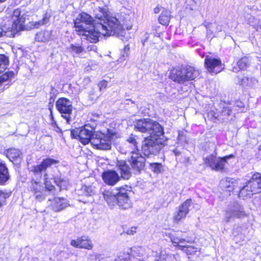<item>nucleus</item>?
Listing matches in <instances>:
<instances>
[{"instance_id": "f257e3e1", "label": "nucleus", "mask_w": 261, "mask_h": 261, "mask_svg": "<svg viewBox=\"0 0 261 261\" xmlns=\"http://www.w3.org/2000/svg\"><path fill=\"white\" fill-rule=\"evenodd\" d=\"M129 19V16L123 12L109 15L104 23L98 22L95 26L92 27V29L85 31L84 33L87 36V40L91 42L98 41L100 35L110 36L117 35L122 36L124 31L123 26L127 24Z\"/></svg>"}, {"instance_id": "f03ea898", "label": "nucleus", "mask_w": 261, "mask_h": 261, "mask_svg": "<svg viewBox=\"0 0 261 261\" xmlns=\"http://www.w3.org/2000/svg\"><path fill=\"white\" fill-rule=\"evenodd\" d=\"M135 127L138 131L146 133L151 137L163 136L164 134V128L162 125L150 119H141L137 120Z\"/></svg>"}, {"instance_id": "7ed1b4c3", "label": "nucleus", "mask_w": 261, "mask_h": 261, "mask_svg": "<svg viewBox=\"0 0 261 261\" xmlns=\"http://www.w3.org/2000/svg\"><path fill=\"white\" fill-rule=\"evenodd\" d=\"M166 140L163 136L148 137L142 142V150L145 156L156 155L163 147Z\"/></svg>"}, {"instance_id": "20e7f679", "label": "nucleus", "mask_w": 261, "mask_h": 261, "mask_svg": "<svg viewBox=\"0 0 261 261\" xmlns=\"http://www.w3.org/2000/svg\"><path fill=\"white\" fill-rule=\"evenodd\" d=\"M107 134L101 132H94L92 138V145L100 150H109L111 148V140L113 133L108 130Z\"/></svg>"}, {"instance_id": "39448f33", "label": "nucleus", "mask_w": 261, "mask_h": 261, "mask_svg": "<svg viewBox=\"0 0 261 261\" xmlns=\"http://www.w3.org/2000/svg\"><path fill=\"white\" fill-rule=\"evenodd\" d=\"M247 217L244 207L238 203L231 205L225 210L224 221L228 223L234 219H242Z\"/></svg>"}, {"instance_id": "423d86ee", "label": "nucleus", "mask_w": 261, "mask_h": 261, "mask_svg": "<svg viewBox=\"0 0 261 261\" xmlns=\"http://www.w3.org/2000/svg\"><path fill=\"white\" fill-rule=\"evenodd\" d=\"M56 106L62 116L65 119L67 123L70 124L71 121L70 114L72 111V102L67 98L61 97L56 101Z\"/></svg>"}, {"instance_id": "0eeeda50", "label": "nucleus", "mask_w": 261, "mask_h": 261, "mask_svg": "<svg viewBox=\"0 0 261 261\" xmlns=\"http://www.w3.org/2000/svg\"><path fill=\"white\" fill-rule=\"evenodd\" d=\"M232 158H233V155L232 154L222 158H217L213 155H211L205 158V163L213 170L221 171L224 168L226 161Z\"/></svg>"}, {"instance_id": "6e6552de", "label": "nucleus", "mask_w": 261, "mask_h": 261, "mask_svg": "<svg viewBox=\"0 0 261 261\" xmlns=\"http://www.w3.org/2000/svg\"><path fill=\"white\" fill-rule=\"evenodd\" d=\"M93 21L94 20L93 18L90 15L84 12L80 14L74 21V23L75 28L79 29L78 31L80 32V34H82V35L86 37L87 40V36L84 35V33L85 31H88L92 29V27L95 26L96 23L95 25L90 26L88 29H85L83 24L84 23L86 24H91Z\"/></svg>"}, {"instance_id": "1a4fd4ad", "label": "nucleus", "mask_w": 261, "mask_h": 261, "mask_svg": "<svg viewBox=\"0 0 261 261\" xmlns=\"http://www.w3.org/2000/svg\"><path fill=\"white\" fill-rule=\"evenodd\" d=\"M128 162L135 172H140L144 168L145 159L139 151L130 154Z\"/></svg>"}, {"instance_id": "9d476101", "label": "nucleus", "mask_w": 261, "mask_h": 261, "mask_svg": "<svg viewBox=\"0 0 261 261\" xmlns=\"http://www.w3.org/2000/svg\"><path fill=\"white\" fill-rule=\"evenodd\" d=\"M192 204V201L191 199H187L181 203L177 208L176 211L174 213L173 216V221L176 223H178L181 219L186 217L190 211V207Z\"/></svg>"}, {"instance_id": "9b49d317", "label": "nucleus", "mask_w": 261, "mask_h": 261, "mask_svg": "<svg viewBox=\"0 0 261 261\" xmlns=\"http://www.w3.org/2000/svg\"><path fill=\"white\" fill-rule=\"evenodd\" d=\"M204 63L206 68L210 73L217 74L223 68L221 60L211 56H206Z\"/></svg>"}, {"instance_id": "f8f14e48", "label": "nucleus", "mask_w": 261, "mask_h": 261, "mask_svg": "<svg viewBox=\"0 0 261 261\" xmlns=\"http://www.w3.org/2000/svg\"><path fill=\"white\" fill-rule=\"evenodd\" d=\"M94 127L89 124H86L82 127L79 132V140L84 145L92 143V138L94 135Z\"/></svg>"}, {"instance_id": "ddd939ff", "label": "nucleus", "mask_w": 261, "mask_h": 261, "mask_svg": "<svg viewBox=\"0 0 261 261\" xmlns=\"http://www.w3.org/2000/svg\"><path fill=\"white\" fill-rule=\"evenodd\" d=\"M11 22L12 23L5 24L0 27V37H14L16 33L23 29L21 27V24L17 25V23L12 21Z\"/></svg>"}, {"instance_id": "4468645a", "label": "nucleus", "mask_w": 261, "mask_h": 261, "mask_svg": "<svg viewBox=\"0 0 261 261\" xmlns=\"http://www.w3.org/2000/svg\"><path fill=\"white\" fill-rule=\"evenodd\" d=\"M58 163V161L53 159L47 158L42 162L40 165L34 166L31 167V171L33 172V174L41 178L42 171H45L48 167H49L51 165L56 164Z\"/></svg>"}, {"instance_id": "2eb2a0df", "label": "nucleus", "mask_w": 261, "mask_h": 261, "mask_svg": "<svg viewBox=\"0 0 261 261\" xmlns=\"http://www.w3.org/2000/svg\"><path fill=\"white\" fill-rule=\"evenodd\" d=\"M138 143L132 135L126 140V142L121 147L120 151L122 153H129L130 155L134 152L139 151L138 149Z\"/></svg>"}, {"instance_id": "dca6fc26", "label": "nucleus", "mask_w": 261, "mask_h": 261, "mask_svg": "<svg viewBox=\"0 0 261 261\" xmlns=\"http://www.w3.org/2000/svg\"><path fill=\"white\" fill-rule=\"evenodd\" d=\"M70 245L75 248H83L91 250L93 247V244L90 238L86 236L78 237L75 240H71Z\"/></svg>"}, {"instance_id": "f3484780", "label": "nucleus", "mask_w": 261, "mask_h": 261, "mask_svg": "<svg viewBox=\"0 0 261 261\" xmlns=\"http://www.w3.org/2000/svg\"><path fill=\"white\" fill-rule=\"evenodd\" d=\"M117 204L122 209H127L131 206L127 191L123 188H120L117 193Z\"/></svg>"}, {"instance_id": "a211bd4d", "label": "nucleus", "mask_w": 261, "mask_h": 261, "mask_svg": "<svg viewBox=\"0 0 261 261\" xmlns=\"http://www.w3.org/2000/svg\"><path fill=\"white\" fill-rule=\"evenodd\" d=\"M49 201V207L56 212L62 211L69 205L68 200L64 198L55 197Z\"/></svg>"}, {"instance_id": "6ab92c4d", "label": "nucleus", "mask_w": 261, "mask_h": 261, "mask_svg": "<svg viewBox=\"0 0 261 261\" xmlns=\"http://www.w3.org/2000/svg\"><path fill=\"white\" fill-rule=\"evenodd\" d=\"M102 178L105 183L109 186L115 185L120 179L118 173L113 170L105 171L102 174Z\"/></svg>"}, {"instance_id": "aec40b11", "label": "nucleus", "mask_w": 261, "mask_h": 261, "mask_svg": "<svg viewBox=\"0 0 261 261\" xmlns=\"http://www.w3.org/2000/svg\"><path fill=\"white\" fill-rule=\"evenodd\" d=\"M248 183L253 193L261 192V174L258 173L254 174Z\"/></svg>"}, {"instance_id": "412c9836", "label": "nucleus", "mask_w": 261, "mask_h": 261, "mask_svg": "<svg viewBox=\"0 0 261 261\" xmlns=\"http://www.w3.org/2000/svg\"><path fill=\"white\" fill-rule=\"evenodd\" d=\"M169 77L174 82L179 84L186 81L184 69L173 68L170 72Z\"/></svg>"}, {"instance_id": "4be33fe9", "label": "nucleus", "mask_w": 261, "mask_h": 261, "mask_svg": "<svg viewBox=\"0 0 261 261\" xmlns=\"http://www.w3.org/2000/svg\"><path fill=\"white\" fill-rule=\"evenodd\" d=\"M116 166L120 170L121 177L123 179H128L132 175L130 168L126 161L123 160L118 161Z\"/></svg>"}, {"instance_id": "5701e85b", "label": "nucleus", "mask_w": 261, "mask_h": 261, "mask_svg": "<svg viewBox=\"0 0 261 261\" xmlns=\"http://www.w3.org/2000/svg\"><path fill=\"white\" fill-rule=\"evenodd\" d=\"M6 155L10 161L16 164L20 163L22 160V153L17 149L11 148L7 150Z\"/></svg>"}, {"instance_id": "b1692460", "label": "nucleus", "mask_w": 261, "mask_h": 261, "mask_svg": "<svg viewBox=\"0 0 261 261\" xmlns=\"http://www.w3.org/2000/svg\"><path fill=\"white\" fill-rule=\"evenodd\" d=\"M12 18L13 22L20 25L21 27L24 28V23L25 20V15L24 12L21 11L20 9H17L13 11Z\"/></svg>"}, {"instance_id": "393cba45", "label": "nucleus", "mask_w": 261, "mask_h": 261, "mask_svg": "<svg viewBox=\"0 0 261 261\" xmlns=\"http://www.w3.org/2000/svg\"><path fill=\"white\" fill-rule=\"evenodd\" d=\"M10 178L8 169L5 163L0 160V185H4Z\"/></svg>"}, {"instance_id": "a878e982", "label": "nucleus", "mask_w": 261, "mask_h": 261, "mask_svg": "<svg viewBox=\"0 0 261 261\" xmlns=\"http://www.w3.org/2000/svg\"><path fill=\"white\" fill-rule=\"evenodd\" d=\"M186 81L194 80L198 77L200 74L198 70L195 69L193 67L189 66L186 68H183Z\"/></svg>"}, {"instance_id": "bb28decb", "label": "nucleus", "mask_w": 261, "mask_h": 261, "mask_svg": "<svg viewBox=\"0 0 261 261\" xmlns=\"http://www.w3.org/2000/svg\"><path fill=\"white\" fill-rule=\"evenodd\" d=\"M203 25L206 29L207 36L211 37L213 33L219 32L222 31V26L216 23L205 22Z\"/></svg>"}, {"instance_id": "cd10ccee", "label": "nucleus", "mask_w": 261, "mask_h": 261, "mask_svg": "<svg viewBox=\"0 0 261 261\" xmlns=\"http://www.w3.org/2000/svg\"><path fill=\"white\" fill-rule=\"evenodd\" d=\"M95 17L99 20L98 22L104 23L107 19V17L109 16L108 12L106 8L98 7L94 10Z\"/></svg>"}, {"instance_id": "c85d7f7f", "label": "nucleus", "mask_w": 261, "mask_h": 261, "mask_svg": "<svg viewBox=\"0 0 261 261\" xmlns=\"http://www.w3.org/2000/svg\"><path fill=\"white\" fill-rule=\"evenodd\" d=\"M103 196L110 206H113L117 203V193H112L109 191H105L103 193Z\"/></svg>"}, {"instance_id": "c756f323", "label": "nucleus", "mask_w": 261, "mask_h": 261, "mask_svg": "<svg viewBox=\"0 0 261 261\" xmlns=\"http://www.w3.org/2000/svg\"><path fill=\"white\" fill-rule=\"evenodd\" d=\"M220 184L223 188L230 192L234 189L236 186V180L233 178H226L225 179L222 180Z\"/></svg>"}, {"instance_id": "7c9ffc66", "label": "nucleus", "mask_w": 261, "mask_h": 261, "mask_svg": "<svg viewBox=\"0 0 261 261\" xmlns=\"http://www.w3.org/2000/svg\"><path fill=\"white\" fill-rule=\"evenodd\" d=\"M176 258L175 255L172 254H166L165 252H161L156 255V261H176Z\"/></svg>"}, {"instance_id": "2f4dec72", "label": "nucleus", "mask_w": 261, "mask_h": 261, "mask_svg": "<svg viewBox=\"0 0 261 261\" xmlns=\"http://www.w3.org/2000/svg\"><path fill=\"white\" fill-rule=\"evenodd\" d=\"M51 37V32L49 31H41L36 36V40L39 42H46L49 40Z\"/></svg>"}, {"instance_id": "473e14b6", "label": "nucleus", "mask_w": 261, "mask_h": 261, "mask_svg": "<svg viewBox=\"0 0 261 261\" xmlns=\"http://www.w3.org/2000/svg\"><path fill=\"white\" fill-rule=\"evenodd\" d=\"M170 19V12L164 10L159 17V21L163 25H168Z\"/></svg>"}, {"instance_id": "72a5a7b5", "label": "nucleus", "mask_w": 261, "mask_h": 261, "mask_svg": "<svg viewBox=\"0 0 261 261\" xmlns=\"http://www.w3.org/2000/svg\"><path fill=\"white\" fill-rule=\"evenodd\" d=\"M254 194L250 189V187L247 182L240 191L239 196L240 197H250Z\"/></svg>"}, {"instance_id": "f704fd0d", "label": "nucleus", "mask_w": 261, "mask_h": 261, "mask_svg": "<svg viewBox=\"0 0 261 261\" xmlns=\"http://www.w3.org/2000/svg\"><path fill=\"white\" fill-rule=\"evenodd\" d=\"M50 16L45 13L43 15L42 19L40 21L31 22V26H33L34 28H38L40 26L47 23L49 19Z\"/></svg>"}, {"instance_id": "c9c22d12", "label": "nucleus", "mask_w": 261, "mask_h": 261, "mask_svg": "<svg viewBox=\"0 0 261 261\" xmlns=\"http://www.w3.org/2000/svg\"><path fill=\"white\" fill-rule=\"evenodd\" d=\"M9 59L4 55H0V73L5 71L9 64Z\"/></svg>"}, {"instance_id": "e433bc0d", "label": "nucleus", "mask_w": 261, "mask_h": 261, "mask_svg": "<svg viewBox=\"0 0 261 261\" xmlns=\"http://www.w3.org/2000/svg\"><path fill=\"white\" fill-rule=\"evenodd\" d=\"M179 249L189 254H194L199 251V248L191 246H179Z\"/></svg>"}, {"instance_id": "4c0bfd02", "label": "nucleus", "mask_w": 261, "mask_h": 261, "mask_svg": "<svg viewBox=\"0 0 261 261\" xmlns=\"http://www.w3.org/2000/svg\"><path fill=\"white\" fill-rule=\"evenodd\" d=\"M81 191L86 196H91L95 193V187L92 185L83 186Z\"/></svg>"}, {"instance_id": "58836bf2", "label": "nucleus", "mask_w": 261, "mask_h": 261, "mask_svg": "<svg viewBox=\"0 0 261 261\" xmlns=\"http://www.w3.org/2000/svg\"><path fill=\"white\" fill-rule=\"evenodd\" d=\"M15 73L12 71H10L5 73L0 76V85L7 81L11 80L14 77Z\"/></svg>"}, {"instance_id": "ea45409f", "label": "nucleus", "mask_w": 261, "mask_h": 261, "mask_svg": "<svg viewBox=\"0 0 261 261\" xmlns=\"http://www.w3.org/2000/svg\"><path fill=\"white\" fill-rule=\"evenodd\" d=\"M257 80L254 77H244L242 80V84L244 86L252 87L256 83Z\"/></svg>"}, {"instance_id": "a19ab883", "label": "nucleus", "mask_w": 261, "mask_h": 261, "mask_svg": "<svg viewBox=\"0 0 261 261\" xmlns=\"http://www.w3.org/2000/svg\"><path fill=\"white\" fill-rule=\"evenodd\" d=\"M55 181L61 189H66L68 185V182L67 180L61 178H55Z\"/></svg>"}, {"instance_id": "79ce46f5", "label": "nucleus", "mask_w": 261, "mask_h": 261, "mask_svg": "<svg viewBox=\"0 0 261 261\" xmlns=\"http://www.w3.org/2000/svg\"><path fill=\"white\" fill-rule=\"evenodd\" d=\"M249 63V59L248 58L246 57L241 58L238 62V66L241 69H245V68H246Z\"/></svg>"}, {"instance_id": "37998d69", "label": "nucleus", "mask_w": 261, "mask_h": 261, "mask_svg": "<svg viewBox=\"0 0 261 261\" xmlns=\"http://www.w3.org/2000/svg\"><path fill=\"white\" fill-rule=\"evenodd\" d=\"M32 188L34 192V193L37 192L39 193L41 191H45L44 190V187L41 185L40 183L36 181H34V182L32 184Z\"/></svg>"}, {"instance_id": "c03bdc74", "label": "nucleus", "mask_w": 261, "mask_h": 261, "mask_svg": "<svg viewBox=\"0 0 261 261\" xmlns=\"http://www.w3.org/2000/svg\"><path fill=\"white\" fill-rule=\"evenodd\" d=\"M150 166L154 172L159 173L161 172L162 169V165L161 164L152 163L150 164Z\"/></svg>"}, {"instance_id": "a18cd8bd", "label": "nucleus", "mask_w": 261, "mask_h": 261, "mask_svg": "<svg viewBox=\"0 0 261 261\" xmlns=\"http://www.w3.org/2000/svg\"><path fill=\"white\" fill-rule=\"evenodd\" d=\"M129 50V47L128 45H126L124 48L123 51L121 53V55L118 59V61L121 62L126 59V58L128 55V51Z\"/></svg>"}, {"instance_id": "49530a36", "label": "nucleus", "mask_w": 261, "mask_h": 261, "mask_svg": "<svg viewBox=\"0 0 261 261\" xmlns=\"http://www.w3.org/2000/svg\"><path fill=\"white\" fill-rule=\"evenodd\" d=\"M9 196V193L0 190V207L4 204L6 199Z\"/></svg>"}, {"instance_id": "de8ad7c7", "label": "nucleus", "mask_w": 261, "mask_h": 261, "mask_svg": "<svg viewBox=\"0 0 261 261\" xmlns=\"http://www.w3.org/2000/svg\"><path fill=\"white\" fill-rule=\"evenodd\" d=\"M226 106L223 105V110L221 111V114L224 116H229L231 113V108L229 105H226Z\"/></svg>"}, {"instance_id": "09e8293b", "label": "nucleus", "mask_w": 261, "mask_h": 261, "mask_svg": "<svg viewBox=\"0 0 261 261\" xmlns=\"http://www.w3.org/2000/svg\"><path fill=\"white\" fill-rule=\"evenodd\" d=\"M70 49L71 51L76 54H80L83 51V48L81 46L74 45L71 44L70 46Z\"/></svg>"}, {"instance_id": "8fccbe9b", "label": "nucleus", "mask_w": 261, "mask_h": 261, "mask_svg": "<svg viewBox=\"0 0 261 261\" xmlns=\"http://www.w3.org/2000/svg\"><path fill=\"white\" fill-rule=\"evenodd\" d=\"M130 255L128 253H124L123 255H120L115 259V261H129Z\"/></svg>"}, {"instance_id": "3c124183", "label": "nucleus", "mask_w": 261, "mask_h": 261, "mask_svg": "<svg viewBox=\"0 0 261 261\" xmlns=\"http://www.w3.org/2000/svg\"><path fill=\"white\" fill-rule=\"evenodd\" d=\"M170 240L172 243L174 244V245L175 247H178V248L179 249V246H180V245H179V244L180 243V238L175 236L174 235H171Z\"/></svg>"}, {"instance_id": "603ef678", "label": "nucleus", "mask_w": 261, "mask_h": 261, "mask_svg": "<svg viewBox=\"0 0 261 261\" xmlns=\"http://www.w3.org/2000/svg\"><path fill=\"white\" fill-rule=\"evenodd\" d=\"M47 174H45L44 175V185L45 186V188L48 191H51L54 189V186L50 184L49 182L47 180Z\"/></svg>"}, {"instance_id": "864d4df0", "label": "nucleus", "mask_w": 261, "mask_h": 261, "mask_svg": "<svg viewBox=\"0 0 261 261\" xmlns=\"http://www.w3.org/2000/svg\"><path fill=\"white\" fill-rule=\"evenodd\" d=\"M44 191H41L39 193L37 192L36 193H34L36 199H37L38 201H42L44 198Z\"/></svg>"}, {"instance_id": "5fc2aeb1", "label": "nucleus", "mask_w": 261, "mask_h": 261, "mask_svg": "<svg viewBox=\"0 0 261 261\" xmlns=\"http://www.w3.org/2000/svg\"><path fill=\"white\" fill-rule=\"evenodd\" d=\"M80 130L72 129L71 130V136L73 138L78 139L79 140Z\"/></svg>"}, {"instance_id": "6e6d98bb", "label": "nucleus", "mask_w": 261, "mask_h": 261, "mask_svg": "<svg viewBox=\"0 0 261 261\" xmlns=\"http://www.w3.org/2000/svg\"><path fill=\"white\" fill-rule=\"evenodd\" d=\"M108 83L106 81L103 80L100 81L98 84V87L100 91H101L102 89H105L107 87Z\"/></svg>"}, {"instance_id": "4d7b16f0", "label": "nucleus", "mask_w": 261, "mask_h": 261, "mask_svg": "<svg viewBox=\"0 0 261 261\" xmlns=\"http://www.w3.org/2000/svg\"><path fill=\"white\" fill-rule=\"evenodd\" d=\"M51 125L53 126V127H55L54 128V129L56 131V132H60V128L57 126L56 123L55 121H54V122L51 123Z\"/></svg>"}, {"instance_id": "13d9d810", "label": "nucleus", "mask_w": 261, "mask_h": 261, "mask_svg": "<svg viewBox=\"0 0 261 261\" xmlns=\"http://www.w3.org/2000/svg\"><path fill=\"white\" fill-rule=\"evenodd\" d=\"M208 115L209 116H212L214 118V119H216L218 117V115L216 116L215 113L214 111H211Z\"/></svg>"}, {"instance_id": "bf43d9fd", "label": "nucleus", "mask_w": 261, "mask_h": 261, "mask_svg": "<svg viewBox=\"0 0 261 261\" xmlns=\"http://www.w3.org/2000/svg\"><path fill=\"white\" fill-rule=\"evenodd\" d=\"M253 28L256 30V31H258L259 30H261V23L258 25H254Z\"/></svg>"}, {"instance_id": "052dcab7", "label": "nucleus", "mask_w": 261, "mask_h": 261, "mask_svg": "<svg viewBox=\"0 0 261 261\" xmlns=\"http://www.w3.org/2000/svg\"><path fill=\"white\" fill-rule=\"evenodd\" d=\"M160 11V8L157 7H155L154 9V12L155 13H159Z\"/></svg>"}, {"instance_id": "680f3d73", "label": "nucleus", "mask_w": 261, "mask_h": 261, "mask_svg": "<svg viewBox=\"0 0 261 261\" xmlns=\"http://www.w3.org/2000/svg\"><path fill=\"white\" fill-rule=\"evenodd\" d=\"M185 242H187L188 243L190 242V241H186V239H180V243H184Z\"/></svg>"}, {"instance_id": "e2e57ef3", "label": "nucleus", "mask_w": 261, "mask_h": 261, "mask_svg": "<svg viewBox=\"0 0 261 261\" xmlns=\"http://www.w3.org/2000/svg\"><path fill=\"white\" fill-rule=\"evenodd\" d=\"M131 101L132 103H134V104L135 103L134 101H133V100H132L131 99H126L125 101H124V103L125 104H127V105L129 104L128 102L127 103L126 102V101Z\"/></svg>"}, {"instance_id": "0e129e2a", "label": "nucleus", "mask_w": 261, "mask_h": 261, "mask_svg": "<svg viewBox=\"0 0 261 261\" xmlns=\"http://www.w3.org/2000/svg\"><path fill=\"white\" fill-rule=\"evenodd\" d=\"M134 232H135V230L134 231L133 230H131L130 232H128V233L129 234H133Z\"/></svg>"}, {"instance_id": "69168bd1", "label": "nucleus", "mask_w": 261, "mask_h": 261, "mask_svg": "<svg viewBox=\"0 0 261 261\" xmlns=\"http://www.w3.org/2000/svg\"><path fill=\"white\" fill-rule=\"evenodd\" d=\"M132 25L129 24L128 26L126 27V29L127 30H130L132 29Z\"/></svg>"}, {"instance_id": "338daca9", "label": "nucleus", "mask_w": 261, "mask_h": 261, "mask_svg": "<svg viewBox=\"0 0 261 261\" xmlns=\"http://www.w3.org/2000/svg\"><path fill=\"white\" fill-rule=\"evenodd\" d=\"M174 153H175V154L176 155H178L179 154V153L178 151H174Z\"/></svg>"}, {"instance_id": "774afa93", "label": "nucleus", "mask_w": 261, "mask_h": 261, "mask_svg": "<svg viewBox=\"0 0 261 261\" xmlns=\"http://www.w3.org/2000/svg\"><path fill=\"white\" fill-rule=\"evenodd\" d=\"M259 149L261 151V145L259 147Z\"/></svg>"}]
</instances>
